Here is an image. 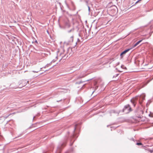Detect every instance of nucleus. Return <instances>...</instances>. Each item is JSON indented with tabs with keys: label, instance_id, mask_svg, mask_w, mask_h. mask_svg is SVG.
Returning a JSON list of instances; mask_svg holds the SVG:
<instances>
[{
	"label": "nucleus",
	"instance_id": "nucleus-16",
	"mask_svg": "<svg viewBox=\"0 0 153 153\" xmlns=\"http://www.w3.org/2000/svg\"><path fill=\"white\" fill-rule=\"evenodd\" d=\"M32 72L34 73H38V71H32Z\"/></svg>",
	"mask_w": 153,
	"mask_h": 153
},
{
	"label": "nucleus",
	"instance_id": "nucleus-14",
	"mask_svg": "<svg viewBox=\"0 0 153 153\" xmlns=\"http://www.w3.org/2000/svg\"><path fill=\"white\" fill-rule=\"evenodd\" d=\"M85 81H83V82H82V81H80L79 82H76V84H80L82 82H84Z\"/></svg>",
	"mask_w": 153,
	"mask_h": 153
},
{
	"label": "nucleus",
	"instance_id": "nucleus-25",
	"mask_svg": "<svg viewBox=\"0 0 153 153\" xmlns=\"http://www.w3.org/2000/svg\"><path fill=\"white\" fill-rule=\"evenodd\" d=\"M44 23V22H43V23H42L41 24H42V25H43Z\"/></svg>",
	"mask_w": 153,
	"mask_h": 153
},
{
	"label": "nucleus",
	"instance_id": "nucleus-17",
	"mask_svg": "<svg viewBox=\"0 0 153 153\" xmlns=\"http://www.w3.org/2000/svg\"><path fill=\"white\" fill-rule=\"evenodd\" d=\"M42 27L43 28H45V26L43 25V26H42Z\"/></svg>",
	"mask_w": 153,
	"mask_h": 153
},
{
	"label": "nucleus",
	"instance_id": "nucleus-21",
	"mask_svg": "<svg viewBox=\"0 0 153 153\" xmlns=\"http://www.w3.org/2000/svg\"><path fill=\"white\" fill-rule=\"evenodd\" d=\"M61 100H58H58H57V102H59V101H61Z\"/></svg>",
	"mask_w": 153,
	"mask_h": 153
},
{
	"label": "nucleus",
	"instance_id": "nucleus-22",
	"mask_svg": "<svg viewBox=\"0 0 153 153\" xmlns=\"http://www.w3.org/2000/svg\"><path fill=\"white\" fill-rule=\"evenodd\" d=\"M39 28H40V27L41 26V25H39Z\"/></svg>",
	"mask_w": 153,
	"mask_h": 153
},
{
	"label": "nucleus",
	"instance_id": "nucleus-2",
	"mask_svg": "<svg viewBox=\"0 0 153 153\" xmlns=\"http://www.w3.org/2000/svg\"><path fill=\"white\" fill-rule=\"evenodd\" d=\"M132 111L131 107L129 105H125L122 110L123 112L125 114H128Z\"/></svg>",
	"mask_w": 153,
	"mask_h": 153
},
{
	"label": "nucleus",
	"instance_id": "nucleus-13",
	"mask_svg": "<svg viewBox=\"0 0 153 153\" xmlns=\"http://www.w3.org/2000/svg\"><path fill=\"white\" fill-rule=\"evenodd\" d=\"M136 144L137 145H143L141 143H136Z\"/></svg>",
	"mask_w": 153,
	"mask_h": 153
},
{
	"label": "nucleus",
	"instance_id": "nucleus-12",
	"mask_svg": "<svg viewBox=\"0 0 153 153\" xmlns=\"http://www.w3.org/2000/svg\"><path fill=\"white\" fill-rule=\"evenodd\" d=\"M86 76V75H82V76L81 75L79 76L78 78H83V77H84V76Z\"/></svg>",
	"mask_w": 153,
	"mask_h": 153
},
{
	"label": "nucleus",
	"instance_id": "nucleus-8",
	"mask_svg": "<svg viewBox=\"0 0 153 153\" xmlns=\"http://www.w3.org/2000/svg\"><path fill=\"white\" fill-rule=\"evenodd\" d=\"M46 55L45 53L44 52H40L39 53V56H42V57H45Z\"/></svg>",
	"mask_w": 153,
	"mask_h": 153
},
{
	"label": "nucleus",
	"instance_id": "nucleus-26",
	"mask_svg": "<svg viewBox=\"0 0 153 153\" xmlns=\"http://www.w3.org/2000/svg\"><path fill=\"white\" fill-rule=\"evenodd\" d=\"M35 42H36V43H37V41L36 40L35 41Z\"/></svg>",
	"mask_w": 153,
	"mask_h": 153
},
{
	"label": "nucleus",
	"instance_id": "nucleus-18",
	"mask_svg": "<svg viewBox=\"0 0 153 153\" xmlns=\"http://www.w3.org/2000/svg\"><path fill=\"white\" fill-rule=\"evenodd\" d=\"M150 152L151 153L153 152V150H150Z\"/></svg>",
	"mask_w": 153,
	"mask_h": 153
},
{
	"label": "nucleus",
	"instance_id": "nucleus-11",
	"mask_svg": "<svg viewBox=\"0 0 153 153\" xmlns=\"http://www.w3.org/2000/svg\"><path fill=\"white\" fill-rule=\"evenodd\" d=\"M22 83H24V84H23V85H23V86H25V85H26V84H27V83H26V82H25V81H24V80H23L22 81Z\"/></svg>",
	"mask_w": 153,
	"mask_h": 153
},
{
	"label": "nucleus",
	"instance_id": "nucleus-6",
	"mask_svg": "<svg viewBox=\"0 0 153 153\" xmlns=\"http://www.w3.org/2000/svg\"><path fill=\"white\" fill-rule=\"evenodd\" d=\"M65 27L66 29H68L71 27L70 24L68 22H66L65 24Z\"/></svg>",
	"mask_w": 153,
	"mask_h": 153
},
{
	"label": "nucleus",
	"instance_id": "nucleus-24",
	"mask_svg": "<svg viewBox=\"0 0 153 153\" xmlns=\"http://www.w3.org/2000/svg\"><path fill=\"white\" fill-rule=\"evenodd\" d=\"M42 73H40V74H39V75H41V74H42Z\"/></svg>",
	"mask_w": 153,
	"mask_h": 153
},
{
	"label": "nucleus",
	"instance_id": "nucleus-15",
	"mask_svg": "<svg viewBox=\"0 0 153 153\" xmlns=\"http://www.w3.org/2000/svg\"><path fill=\"white\" fill-rule=\"evenodd\" d=\"M139 1V0H138V1H136L135 3V4H136L139 1Z\"/></svg>",
	"mask_w": 153,
	"mask_h": 153
},
{
	"label": "nucleus",
	"instance_id": "nucleus-28",
	"mask_svg": "<svg viewBox=\"0 0 153 153\" xmlns=\"http://www.w3.org/2000/svg\"><path fill=\"white\" fill-rule=\"evenodd\" d=\"M72 143H71V146H72Z\"/></svg>",
	"mask_w": 153,
	"mask_h": 153
},
{
	"label": "nucleus",
	"instance_id": "nucleus-27",
	"mask_svg": "<svg viewBox=\"0 0 153 153\" xmlns=\"http://www.w3.org/2000/svg\"><path fill=\"white\" fill-rule=\"evenodd\" d=\"M47 33H48V30H47Z\"/></svg>",
	"mask_w": 153,
	"mask_h": 153
},
{
	"label": "nucleus",
	"instance_id": "nucleus-4",
	"mask_svg": "<svg viewBox=\"0 0 153 153\" xmlns=\"http://www.w3.org/2000/svg\"><path fill=\"white\" fill-rule=\"evenodd\" d=\"M66 141L65 140L62 143H60L58 147V149H60L61 147H64L66 145Z\"/></svg>",
	"mask_w": 153,
	"mask_h": 153
},
{
	"label": "nucleus",
	"instance_id": "nucleus-1",
	"mask_svg": "<svg viewBox=\"0 0 153 153\" xmlns=\"http://www.w3.org/2000/svg\"><path fill=\"white\" fill-rule=\"evenodd\" d=\"M145 95L143 94L141 95L139 97H138L137 98H134L131 99V102L133 104L134 106V107L136 105V101L137 100H139V103L141 105H142L143 100L145 99Z\"/></svg>",
	"mask_w": 153,
	"mask_h": 153
},
{
	"label": "nucleus",
	"instance_id": "nucleus-30",
	"mask_svg": "<svg viewBox=\"0 0 153 153\" xmlns=\"http://www.w3.org/2000/svg\"><path fill=\"white\" fill-rule=\"evenodd\" d=\"M141 0H139V1H141Z\"/></svg>",
	"mask_w": 153,
	"mask_h": 153
},
{
	"label": "nucleus",
	"instance_id": "nucleus-29",
	"mask_svg": "<svg viewBox=\"0 0 153 153\" xmlns=\"http://www.w3.org/2000/svg\"><path fill=\"white\" fill-rule=\"evenodd\" d=\"M149 116H151V115H149Z\"/></svg>",
	"mask_w": 153,
	"mask_h": 153
},
{
	"label": "nucleus",
	"instance_id": "nucleus-3",
	"mask_svg": "<svg viewBox=\"0 0 153 153\" xmlns=\"http://www.w3.org/2000/svg\"><path fill=\"white\" fill-rule=\"evenodd\" d=\"M74 28L73 27H72L70 30H68L67 32L68 33H72V36L70 37V39L69 41V42H72L73 41L74 35L73 33H74Z\"/></svg>",
	"mask_w": 153,
	"mask_h": 153
},
{
	"label": "nucleus",
	"instance_id": "nucleus-7",
	"mask_svg": "<svg viewBox=\"0 0 153 153\" xmlns=\"http://www.w3.org/2000/svg\"><path fill=\"white\" fill-rule=\"evenodd\" d=\"M130 49H126L123 51L121 54H120V56L121 57L122 56V55L124 54H125L127 52H128V51H129L130 50Z\"/></svg>",
	"mask_w": 153,
	"mask_h": 153
},
{
	"label": "nucleus",
	"instance_id": "nucleus-10",
	"mask_svg": "<svg viewBox=\"0 0 153 153\" xmlns=\"http://www.w3.org/2000/svg\"><path fill=\"white\" fill-rule=\"evenodd\" d=\"M76 125H75V127H74V132L76 128ZM75 134L74 133V134H73V137H75Z\"/></svg>",
	"mask_w": 153,
	"mask_h": 153
},
{
	"label": "nucleus",
	"instance_id": "nucleus-9",
	"mask_svg": "<svg viewBox=\"0 0 153 153\" xmlns=\"http://www.w3.org/2000/svg\"><path fill=\"white\" fill-rule=\"evenodd\" d=\"M142 40H140L137 42L136 43H135L133 46V48L135 47L136 46L138 45L141 42H142Z\"/></svg>",
	"mask_w": 153,
	"mask_h": 153
},
{
	"label": "nucleus",
	"instance_id": "nucleus-5",
	"mask_svg": "<svg viewBox=\"0 0 153 153\" xmlns=\"http://www.w3.org/2000/svg\"><path fill=\"white\" fill-rule=\"evenodd\" d=\"M117 8L116 7L114 6L111 7V12L115 13H117Z\"/></svg>",
	"mask_w": 153,
	"mask_h": 153
},
{
	"label": "nucleus",
	"instance_id": "nucleus-19",
	"mask_svg": "<svg viewBox=\"0 0 153 153\" xmlns=\"http://www.w3.org/2000/svg\"><path fill=\"white\" fill-rule=\"evenodd\" d=\"M118 75V74H117L116 75H115V76H113V77H116V76H117Z\"/></svg>",
	"mask_w": 153,
	"mask_h": 153
},
{
	"label": "nucleus",
	"instance_id": "nucleus-20",
	"mask_svg": "<svg viewBox=\"0 0 153 153\" xmlns=\"http://www.w3.org/2000/svg\"><path fill=\"white\" fill-rule=\"evenodd\" d=\"M131 140H133V141H134V139L133 138H131Z\"/></svg>",
	"mask_w": 153,
	"mask_h": 153
},
{
	"label": "nucleus",
	"instance_id": "nucleus-23",
	"mask_svg": "<svg viewBox=\"0 0 153 153\" xmlns=\"http://www.w3.org/2000/svg\"><path fill=\"white\" fill-rule=\"evenodd\" d=\"M88 10H90V8L89 7H88Z\"/></svg>",
	"mask_w": 153,
	"mask_h": 153
}]
</instances>
